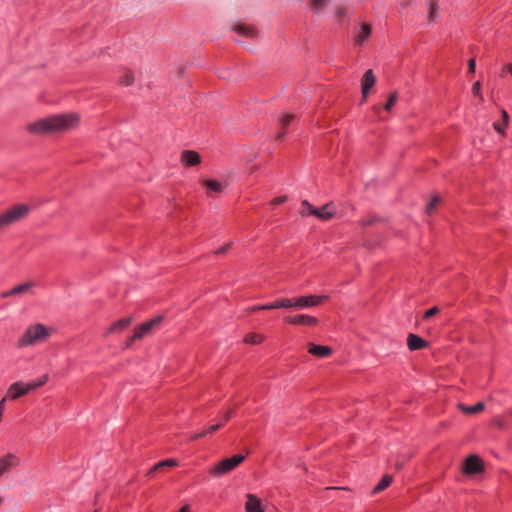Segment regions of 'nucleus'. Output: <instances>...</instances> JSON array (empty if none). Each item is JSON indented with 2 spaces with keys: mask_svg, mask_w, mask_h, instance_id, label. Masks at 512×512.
Wrapping results in <instances>:
<instances>
[{
  "mask_svg": "<svg viewBox=\"0 0 512 512\" xmlns=\"http://www.w3.org/2000/svg\"><path fill=\"white\" fill-rule=\"evenodd\" d=\"M177 465H178V461L174 458H168V459L161 460L150 469L148 475H150L156 471L162 470L165 467H176Z\"/></svg>",
  "mask_w": 512,
  "mask_h": 512,
  "instance_id": "26",
  "label": "nucleus"
},
{
  "mask_svg": "<svg viewBox=\"0 0 512 512\" xmlns=\"http://www.w3.org/2000/svg\"><path fill=\"white\" fill-rule=\"evenodd\" d=\"M393 481V477L391 475H384L381 480L379 481V483L373 488L372 490V495H375L383 490H385L386 488H388L390 486V484L392 483Z\"/></svg>",
  "mask_w": 512,
  "mask_h": 512,
  "instance_id": "28",
  "label": "nucleus"
},
{
  "mask_svg": "<svg viewBox=\"0 0 512 512\" xmlns=\"http://www.w3.org/2000/svg\"><path fill=\"white\" fill-rule=\"evenodd\" d=\"M458 407L462 412H464L466 414H470V415L477 414V413L483 411L485 408L484 403H482V402H478L472 406H468V405L460 403L458 405Z\"/></svg>",
  "mask_w": 512,
  "mask_h": 512,
  "instance_id": "27",
  "label": "nucleus"
},
{
  "mask_svg": "<svg viewBox=\"0 0 512 512\" xmlns=\"http://www.w3.org/2000/svg\"><path fill=\"white\" fill-rule=\"evenodd\" d=\"M5 402H6V397H4L2 400H0V412L3 413L4 412V409H5Z\"/></svg>",
  "mask_w": 512,
  "mask_h": 512,
  "instance_id": "46",
  "label": "nucleus"
},
{
  "mask_svg": "<svg viewBox=\"0 0 512 512\" xmlns=\"http://www.w3.org/2000/svg\"><path fill=\"white\" fill-rule=\"evenodd\" d=\"M302 207L306 209L302 212V215H318L316 207L310 204L307 200L302 201Z\"/></svg>",
  "mask_w": 512,
  "mask_h": 512,
  "instance_id": "32",
  "label": "nucleus"
},
{
  "mask_svg": "<svg viewBox=\"0 0 512 512\" xmlns=\"http://www.w3.org/2000/svg\"><path fill=\"white\" fill-rule=\"evenodd\" d=\"M296 115L295 114H283L282 117L279 120L280 130L277 133L275 140L277 142H282L285 139V136L289 132V126L295 121Z\"/></svg>",
  "mask_w": 512,
  "mask_h": 512,
  "instance_id": "11",
  "label": "nucleus"
},
{
  "mask_svg": "<svg viewBox=\"0 0 512 512\" xmlns=\"http://www.w3.org/2000/svg\"><path fill=\"white\" fill-rule=\"evenodd\" d=\"M3 413L0 412V422L2 421Z\"/></svg>",
  "mask_w": 512,
  "mask_h": 512,
  "instance_id": "49",
  "label": "nucleus"
},
{
  "mask_svg": "<svg viewBox=\"0 0 512 512\" xmlns=\"http://www.w3.org/2000/svg\"><path fill=\"white\" fill-rule=\"evenodd\" d=\"M247 501L245 503V511L246 512H264L261 506V500L253 495L247 494Z\"/></svg>",
  "mask_w": 512,
  "mask_h": 512,
  "instance_id": "19",
  "label": "nucleus"
},
{
  "mask_svg": "<svg viewBox=\"0 0 512 512\" xmlns=\"http://www.w3.org/2000/svg\"><path fill=\"white\" fill-rule=\"evenodd\" d=\"M32 286H33V283H31V282L21 283V284L15 286V287H13L10 290L2 292L1 297L2 298H7V297H10V296H14V295H19V294L25 293V292L29 291Z\"/></svg>",
  "mask_w": 512,
  "mask_h": 512,
  "instance_id": "20",
  "label": "nucleus"
},
{
  "mask_svg": "<svg viewBox=\"0 0 512 512\" xmlns=\"http://www.w3.org/2000/svg\"><path fill=\"white\" fill-rule=\"evenodd\" d=\"M244 458L241 454H235L229 458L222 459L210 469V474L216 477L222 476L240 465Z\"/></svg>",
  "mask_w": 512,
  "mask_h": 512,
  "instance_id": "5",
  "label": "nucleus"
},
{
  "mask_svg": "<svg viewBox=\"0 0 512 512\" xmlns=\"http://www.w3.org/2000/svg\"><path fill=\"white\" fill-rule=\"evenodd\" d=\"M485 469L483 460L477 455L468 456L462 467L465 475L471 476L483 472Z\"/></svg>",
  "mask_w": 512,
  "mask_h": 512,
  "instance_id": "6",
  "label": "nucleus"
},
{
  "mask_svg": "<svg viewBox=\"0 0 512 512\" xmlns=\"http://www.w3.org/2000/svg\"><path fill=\"white\" fill-rule=\"evenodd\" d=\"M481 84L479 81L475 82L472 86V93L477 96L480 95Z\"/></svg>",
  "mask_w": 512,
  "mask_h": 512,
  "instance_id": "42",
  "label": "nucleus"
},
{
  "mask_svg": "<svg viewBox=\"0 0 512 512\" xmlns=\"http://www.w3.org/2000/svg\"><path fill=\"white\" fill-rule=\"evenodd\" d=\"M232 29L240 36L249 39H255L259 35L258 29L255 26L249 24H237Z\"/></svg>",
  "mask_w": 512,
  "mask_h": 512,
  "instance_id": "13",
  "label": "nucleus"
},
{
  "mask_svg": "<svg viewBox=\"0 0 512 512\" xmlns=\"http://www.w3.org/2000/svg\"><path fill=\"white\" fill-rule=\"evenodd\" d=\"M493 127H494V129H495L497 132H499V133H503V132H504V130H505V128L507 127V125H505V122H503V123H497V122H495V123L493 124Z\"/></svg>",
  "mask_w": 512,
  "mask_h": 512,
  "instance_id": "39",
  "label": "nucleus"
},
{
  "mask_svg": "<svg viewBox=\"0 0 512 512\" xmlns=\"http://www.w3.org/2000/svg\"><path fill=\"white\" fill-rule=\"evenodd\" d=\"M308 352L319 358H326L332 354V349L328 346L316 345L314 343L308 344Z\"/></svg>",
  "mask_w": 512,
  "mask_h": 512,
  "instance_id": "17",
  "label": "nucleus"
},
{
  "mask_svg": "<svg viewBox=\"0 0 512 512\" xmlns=\"http://www.w3.org/2000/svg\"><path fill=\"white\" fill-rule=\"evenodd\" d=\"M502 116H503V122H505V125H508V113L505 110H502Z\"/></svg>",
  "mask_w": 512,
  "mask_h": 512,
  "instance_id": "45",
  "label": "nucleus"
},
{
  "mask_svg": "<svg viewBox=\"0 0 512 512\" xmlns=\"http://www.w3.org/2000/svg\"><path fill=\"white\" fill-rule=\"evenodd\" d=\"M427 345V341L416 334L410 333L407 337V346L411 351L421 350Z\"/></svg>",
  "mask_w": 512,
  "mask_h": 512,
  "instance_id": "15",
  "label": "nucleus"
},
{
  "mask_svg": "<svg viewBox=\"0 0 512 512\" xmlns=\"http://www.w3.org/2000/svg\"><path fill=\"white\" fill-rule=\"evenodd\" d=\"M178 512H189V507L187 505H185L182 508H180V510Z\"/></svg>",
  "mask_w": 512,
  "mask_h": 512,
  "instance_id": "47",
  "label": "nucleus"
},
{
  "mask_svg": "<svg viewBox=\"0 0 512 512\" xmlns=\"http://www.w3.org/2000/svg\"><path fill=\"white\" fill-rule=\"evenodd\" d=\"M468 71L469 73H475V58H471L468 61Z\"/></svg>",
  "mask_w": 512,
  "mask_h": 512,
  "instance_id": "43",
  "label": "nucleus"
},
{
  "mask_svg": "<svg viewBox=\"0 0 512 512\" xmlns=\"http://www.w3.org/2000/svg\"><path fill=\"white\" fill-rule=\"evenodd\" d=\"M234 415V410L233 409H229L227 411H225L224 415H223V418H222V421L217 423V424H214V425H211L209 426L207 429H203L201 430L200 432H197V433H194V434H191L189 439L191 441H197L199 440L200 438H203V437H206L207 435L209 434H212L214 432H216L217 430H219L225 423H227L230 418Z\"/></svg>",
  "mask_w": 512,
  "mask_h": 512,
  "instance_id": "7",
  "label": "nucleus"
},
{
  "mask_svg": "<svg viewBox=\"0 0 512 512\" xmlns=\"http://www.w3.org/2000/svg\"><path fill=\"white\" fill-rule=\"evenodd\" d=\"M136 340H139V338H134V333H133L131 336H129L126 339L125 348H130Z\"/></svg>",
  "mask_w": 512,
  "mask_h": 512,
  "instance_id": "41",
  "label": "nucleus"
},
{
  "mask_svg": "<svg viewBox=\"0 0 512 512\" xmlns=\"http://www.w3.org/2000/svg\"><path fill=\"white\" fill-rule=\"evenodd\" d=\"M229 248H230V244H226V245L218 248L217 250H215L214 253L216 255H223V254H225L229 250Z\"/></svg>",
  "mask_w": 512,
  "mask_h": 512,
  "instance_id": "40",
  "label": "nucleus"
},
{
  "mask_svg": "<svg viewBox=\"0 0 512 512\" xmlns=\"http://www.w3.org/2000/svg\"><path fill=\"white\" fill-rule=\"evenodd\" d=\"M20 459L13 453H8L0 458V477L8 472L11 468L17 467Z\"/></svg>",
  "mask_w": 512,
  "mask_h": 512,
  "instance_id": "12",
  "label": "nucleus"
},
{
  "mask_svg": "<svg viewBox=\"0 0 512 512\" xmlns=\"http://www.w3.org/2000/svg\"><path fill=\"white\" fill-rule=\"evenodd\" d=\"M31 207L28 204H17L0 214V231L9 225L24 219Z\"/></svg>",
  "mask_w": 512,
  "mask_h": 512,
  "instance_id": "3",
  "label": "nucleus"
},
{
  "mask_svg": "<svg viewBox=\"0 0 512 512\" xmlns=\"http://www.w3.org/2000/svg\"><path fill=\"white\" fill-rule=\"evenodd\" d=\"M372 34V27L368 23L361 25L359 34L355 37V43L362 45Z\"/></svg>",
  "mask_w": 512,
  "mask_h": 512,
  "instance_id": "22",
  "label": "nucleus"
},
{
  "mask_svg": "<svg viewBox=\"0 0 512 512\" xmlns=\"http://www.w3.org/2000/svg\"><path fill=\"white\" fill-rule=\"evenodd\" d=\"M439 202H440V197L437 195L433 196L426 205L427 214H432Z\"/></svg>",
  "mask_w": 512,
  "mask_h": 512,
  "instance_id": "33",
  "label": "nucleus"
},
{
  "mask_svg": "<svg viewBox=\"0 0 512 512\" xmlns=\"http://www.w3.org/2000/svg\"><path fill=\"white\" fill-rule=\"evenodd\" d=\"M327 2L328 0H311V5L315 11H320L326 6Z\"/></svg>",
  "mask_w": 512,
  "mask_h": 512,
  "instance_id": "36",
  "label": "nucleus"
},
{
  "mask_svg": "<svg viewBox=\"0 0 512 512\" xmlns=\"http://www.w3.org/2000/svg\"><path fill=\"white\" fill-rule=\"evenodd\" d=\"M337 14L340 18L346 15V9L344 7H339L337 10Z\"/></svg>",
  "mask_w": 512,
  "mask_h": 512,
  "instance_id": "44",
  "label": "nucleus"
},
{
  "mask_svg": "<svg viewBox=\"0 0 512 512\" xmlns=\"http://www.w3.org/2000/svg\"><path fill=\"white\" fill-rule=\"evenodd\" d=\"M398 93L396 91L391 92L389 94V97L386 101V103L383 106V109L387 112H390L392 107L395 105V103L398 101Z\"/></svg>",
  "mask_w": 512,
  "mask_h": 512,
  "instance_id": "30",
  "label": "nucleus"
},
{
  "mask_svg": "<svg viewBox=\"0 0 512 512\" xmlns=\"http://www.w3.org/2000/svg\"><path fill=\"white\" fill-rule=\"evenodd\" d=\"M439 311H440V309L437 306H433L432 308L425 311L422 319L424 321H426V320L430 319L431 317L435 316L436 314H438Z\"/></svg>",
  "mask_w": 512,
  "mask_h": 512,
  "instance_id": "35",
  "label": "nucleus"
},
{
  "mask_svg": "<svg viewBox=\"0 0 512 512\" xmlns=\"http://www.w3.org/2000/svg\"><path fill=\"white\" fill-rule=\"evenodd\" d=\"M264 340V337L258 333H249L245 336L244 342L247 344H261Z\"/></svg>",
  "mask_w": 512,
  "mask_h": 512,
  "instance_id": "29",
  "label": "nucleus"
},
{
  "mask_svg": "<svg viewBox=\"0 0 512 512\" xmlns=\"http://www.w3.org/2000/svg\"><path fill=\"white\" fill-rule=\"evenodd\" d=\"M283 321L287 324L296 325V326H308L313 327L318 323V319L314 316L306 315V314H296L293 316L284 317Z\"/></svg>",
  "mask_w": 512,
  "mask_h": 512,
  "instance_id": "9",
  "label": "nucleus"
},
{
  "mask_svg": "<svg viewBox=\"0 0 512 512\" xmlns=\"http://www.w3.org/2000/svg\"><path fill=\"white\" fill-rule=\"evenodd\" d=\"M130 324H131V318H129V317L121 318V319L113 322L110 325V327L108 329V333L109 334L120 333V332L124 331Z\"/></svg>",
  "mask_w": 512,
  "mask_h": 512,
  "instance_id": "21",
  "label": "nucleus"
},
{
  "mask_svg": "<svg viewBox=\"0 0 512 512\" xmlns=\"http://www.w3.org/2000/svg\"><path fill=\"white\" fill-rule=\"evenodd\" d=\"M163 320V316L158 315L134 328V338L142 339L148 335L152 329L158 326Z\"/></svg>",
  "mask_w": 512,
  "mask_h": 512,
  "instance_id": "8",
  "label": "nucleus"
},
{
  "mask_svg": "<svg viewBox=\"0 0 512 512\" xmlns=\"http://www.w3.org/2000/svg\"><path fill=\"white\" fill-rule=\"evenodd\" d=\"M202 185L207 188V195H210L211 192L218 194L223 190V186L218 180L205 179L202 180Z\"/></svg>",
  "mask_w": 512,
  "mask_h": 512,
  "instance_id": "24",
  "label": "nucleus"
},
{
  "mask_svg": "<svg viewBox=\"0 0 512 512\" xmlns=\"http://www.w3.org/2000/svg\"><path fill=\"white\" fill-rule=\"evenodd\" d=\"M437 9H438V0H433V1L430 3V7H429V15H428V18H429V21H430V22L434 21V17H435V14H436Z\"/></svg>",
  "mask_w": 512,
  "mask_h": 512,
  "instance_id": "34",
  "label": "nucleus"
},
{
  "mask_svg": "<svg viewBox=\"0 0 512 512\" xmlns=\"http://www.w3.org/2000/svg\"><path fill=\"white\" fill-rule=\"evenodd\" d=\"M273 304V302L264 304V305H256L250 308V311L255 312L259 310H273V307H270Z\"/></svg>",
  "mask_w": 512,
  "mask_h": 512,
  "instance_id": "37",
  "label": "nucleus"
},
{
  "mask_svg": "<svg viewBox=\"0 0 512 512\" xmlns=\"http://www.w3.org/2000/svg\"><path fill=\"white\" fill-rule=\"evenodd\" d=\"M79 120V116L75 113L58 114L29 124L28 130L33 134L46 135L74 128L78 125Z\"/></svg>",
  "mask_w": 512,
  "mask_h": 512,
  "instance_id": "1",
  "label": "nucleus"
},
{
  "mask_svg": "<svg viewBox=\"0 0 512 512\" xmlns=\"http://www.w3.org/2000/svg\"><path fill=\"white\" fill-rule=\"evenodd\" d=\"M48 380H49L48 374H44L40 378L26 383L25 390H26L27 394L33 390H36V389L44 386L48 382Z\"/></svg>",
  "mask_w": 512,
  "mask_h": 512,
  "instance_id": "23",
  "label": "nucleus"
},
{
  "mask_svg": "<svg viewBox=\"0 0 512 512\" xmlns=\"http://www.w3.org/2000/svg\"><path fill=\"white\" fill-rule=\"evenodd\" d=\"M50 329L42 324H34L29 326L19 339L20 346H27L46 340L50 336Z\"/></svg>",
  "mask_w": 512,
  "mask_h": 512,
  "instance_id": "4",
  "label": "nucleus"
},
{
  "mask_svg": "<svg viewBox=\"0 0 512 512\" xmlns=\"http://www.w3.org/2000/svg\"><path fill=\"white\" fill-rule=\"evenodd\" d=\"M134 82V74L131 70H126L124 75L119 79V84L123 86H130Z\"/></svg>",
  "mask_w": 512,
  "mask_h": 512,
  "instance_id": "31",
  "label": "nucleus"
},
{
  "mask_svg": "<svg viewBox=\"0 0 512 512\" xmlns=\"http://www.w3.org/2000/svg\"><path fill=\"white\" fill-rule=\"evenodd\" d=\"M316 211L318 212V215L314 216L323 221H329L335 215L334 205L332 202L326 203L320 208H316Z\"/></svg>",
  "mask_w": 512,
  "mask_h": 512,
  "instance_id": "16",
  "label": "nucleus"
},
{
  "mask_svg": "<svg viewBox=\"0 0 512 512\" xmlns=\"http://www.w3.org/2000/svg\"><path fill=\"white\" fill-rule=\"evenodd\" d=\"M328 299V295H305L291 298H278L273 301V304L270 307L281 309H303L307 307L319 306Z\"/></svg>",
  "mask_w": 512,
  "mask_h": 512,
  "instance_id": "2",
  "label": "nucleus"
},
{
  "mask_svg": "<svg viewBox=\"0 0 512 512\" xmlns=\"http://www.w3.org/2000/svg\"><path fill=\"white\" fill-rule=\"evenodd\" d=\"M376 83V76L372 69H368L362 76L361 79V93L362 101H366L370 93L371 88Z\"/></svg>",
  "mask_w": 512,
  "mask_h": 512,
  "instance_id": "10",
  "label": "nucleus"
},
{
  "mask_svg": "<svg viewBox=\"0 0 512 512\" xmlns=\"http://www.w3.org/2000/svg\"><path fill=\"white\" fill-rule=\"evenodd\" d=\"M402 468L401 464H397V469L400 470Z\"/></svg>",
  "mask_w": 512,
  "mask_h": 512,
  "instance_id": "48",
  "label": "nucleus"
},
{
  "mask_svg": "<svg viewBox=\"0 0 512 512\" xmlns=\"http://www.w3.org/2000/svg\"><path fill=\"white\" fill-rule=\"evenodd\" d=\"M181 161L186 167H193L201 162L200 154L193 150H184L181 154Z\"/></svg>",
  "mask_w": 512,
  "mask_h": 512,
  "instance_id": "14",
  "label": "nucleus"
},
{
  "mask_svg": "<svg viewBox=\"0 0 512 512\" xmlns=\"http://www.w3.org/2000/svg\"><path fill=\"white\" fill-rule=\"evenodd\" d=\"M287 201V196L283 195V196H278V197H275L271 200L270 204L273 205V206H276V205H281L283 203H285Z\"/></svg>",
  "mask_w": 512,
  "mask_h": 512,
  "instance_id": "38",
  "label": "nucleus"
},
{
  "mask_svg": "<svg viewBox=\"0 0 512 512\" xmlns=\"http://www.w3.org/2000/svg\"><path fill=\"white\" fill-rule=\"evenodd\" d=\"M386 221H387V219L384 217H381L377 214H371L368 217L361 219L359 221V225L363 228H366V227L372 226L376 223H383Z\"/></svg>",
  "mask_w": 512,
  "mask_h": 512,
  "instance_id": "25",
  "label": "nucleus"
},
{
  "mask_svg": "<svg viewBox=\"0 0 512 512\" xmlns=\"http://www.w3.org/2000/svg\"><path fill=\"white\" fill-rule=\"evenodd\" d=\"M27 392L25 390V383L22 381H18L13 383L7 392V397H9L12 400H16L24 395H26Z\"/></svg>",
  "mask_w": 512,
  "mask_h": 512,
  "instance_id": "18",
  "label": "nucleus"
}]
</instances>
